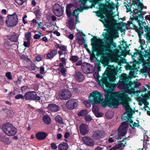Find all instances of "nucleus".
<instances>
[{
    "label": "nucleus",
    "instance_id": "2",
    "mask_svg": "<svg viewBox=\"0 0 150 150\" xmlns=\"http://www.w3.org/2000/svg\"><path fill=\"white\" fill-rule=\"evenodd\" d=\"M95 69L98 72H95L93 73L94 77L101 87L104 88L105 85L108 88V89L112 92L114 91L115 86V84L108 83V81L109 80L111 81H113L115 80L116 69L115 67L113 65L109 66L102 77L99 76L98 73V72L101 71V67L97 64L95 65Z\"/></svg>",
    "mask_w": 150,
    "mask_h": 150
},
{
    "label": "nucleus",
    "instance_id": "55",
    "mask_svg": "<svg viewBox=\"0 0 150 150\" xmlns=\"http://www.w3.org/2000/svg\"><path fill=\"white\" fill-rule=\"evenodd\" d=\"M4 23L3 18V17L0 15V25H2Z\"/></svg>",
    "mask_w": 150,
    "mask_h": 150
},
{
    "label": "nucleus",
    "instance_id": "38",
    "mask_svg": "<svg viewBox=\"0 0 150 150\" xmlns=\"http://www.w3.org/2000/svg\"><path fill=\"white\" fill-rule=\"evenodd\" d=\"M121 147V145L120 144H118L116 145H115L113 147H112V148H110L109 150H115L116 149H119Z\"/></svg>",
    "mask_w": 150,
    "mask_h": 150
},
{
    "label": "nucleus",
    "instance_id": "19",
    "mask_svg": "<svg viewBox=\"0 0 150 150\" xmlns=\"http://www.w3.org/2000/svg\"><path fill=\"white\" fill-rule=\"evenodd\" d=\"M82 140L85 144L89 146H93L94 145L93 140L89 137H84L82 138Z\"/></svg>",
    "mask_w": 150,
    "mask_h": 150
},
{
    "label": "nucleus",
    "instance_id": "9",
    "mask_svg": "<svg viewBox=\"0 0 150 150\" xmlns=\"http://www.w3.org/2000/svg\"><path fill=\"white\" fill-rule=\"evenodd\" d=\"M145 18L146 20L149 21L150 23V15L146 16L145 17ZM143 20L141 21L142 23L140 22V23H139V21H134L136 22L139 24V29L140 30H144V31L146 32L145 34L146 35V38L150 42V27H148V26L144 25L143 23L142 22Z\"/></svg>",
    "mask_w": 150,
    "mask_h": 150
},
{
    "label": "nucleus",
    "instance_id": "46",
    "mask_svg": "<svg viewBox=\"0 0 150 150\" xmlns=\"http://www.w3.org/2000/svg\"><path fill=\"white\" fill-rule=\"evenodd\" d=\"M40 34V35L38 34H35L33 36V38L35 39H38L40 38V35L41 34V33L40 32H39V33Z\"/></svg>",
    "mask_w": 150,
    "mask_h": 150
},
{
    "label": "nucleus",
    "instance_id": "58",
    "mask_svg": "<svg viewBox=\"0 0 150 150\" xmlns=\"http://www.w3.org/2000/svg\"><path fill=\"white\" fill-rule=\"evenodd\" d=\"M68 38L71 40H72L74 38V36L72 34H71L68 36Z\"/></svg>",
    "mask_w": 150,
    "mask_h": 150
},
{
    "label": "nucleus",
    "instance_id": "7",
    "mask_svg": "<svg viewBox=\"0 0 150 150\" xmlns=\"http://www.w3.org/2000/svg\"><path fill=\"white\" fill-rule=\"evenodd\" d=\"M2 131L7 135L11 136L16 134L17 130V129L11 123H6L2 126Z\"/></svg>",
    "mask_w": 150,
    "mask_h": 150
},
{
    "label": "nucleus",
    "instance_id": "48",
    "mask_svg": "<svg viewBox=\"0 0 150 150\" xmlns=\"http://www.w3.org/2000/svg\"><path fill=\"white\" fill-rule=\"evenodd\" d=\"M4 141L3 143L6 144H9L10 143V140L8 138H6Z\"/></svg>",
    "mask_w": 150,
    "mask_h": 150
},
{
    "label": "nucleus",
    "instance_id": "56",
    "mask_svg": "<svg viewBox=\"0 0 150 150\" xmlns=\"http://www.w3.org/2000/svg\"><path fill=\"white\" fill-rule=\"evenodd\" d=\"M36 76L38 78L42 79L43 78V76L40 74H37L36 75Z\"/></svg>",
    "mask_w": 150,
    "mask_h": 150
},
{
    "label": "nucleus",
    "instance_id": "53",
    "mask_svg": "<svg viewBox=\"0 0 150 150\" xmlns=\"http://www.w3.org/2000/svg\"><path fill=\"white\" fill-rule=\"evenodd\" d=\"M82 61L81 60H79L76 62L75 64L76 66H80L82 64Z\"/></svg>",
    "mask_w": 150,
    "mask_h": 150
},
{
    "label": "nucleus",
    "instance_id": "24",
    "mask_svg": "<svg viewBox=\"0 0 150 150\" xmlns=\"http://www.w3.org/2000/svg\"><path fill=\"white\" fill-rule=\"evenodd\" d=\"M19 35L15 33H13L11 35L8 36V39L12 42H17L18 40Z\"/></svg>",
    "mask_w": 150,
    "mask_h": 150
},
{
    "label": "nucleus",
    "instance_id": "28",
    "mask_svg": "<svg viewBox=\"0 0 150 150\" xmlns=\"http://www.w3.org/2000/svg\"><path fill=\"white\" fill-rule=\"evenodd\" d=\"M68 148V146L66 143L62 142L59 145V150H67Z\"/></svg>",
    "mask_w": 150,
    "mask_h": 150
},
{
    "label": "nucleus",
    "instance_id": "40",
    "mask_svg": "<svg viewBox=\"0 0 150 150\" xmlns=\"http://www.w3.org/2000/svg\"><path fill=\"white\" fill-rule=\"evenodd\" d=\"M6 76L8 79L9 80H11L12 79L11 72H8L6 73Z\"/></svg>",
    "mask_w": 150,
    "mask_h": 150
},
{
    "label": "nucleus",
    "instance_id": "31",
    "mask_svg": "<svg viewBox=\"0 0 150 150\" xmlns=\"http://www.w3.org/2000/svg\"><path fill=\"white\" fill-rule=\"evenodd\" d=\"M69 59L72 63H74L77 62L79 58L77 56L72 55L70 57Z\"/></svg>",
    "mask_w": 150,
    "mask_h": 150
},
{
    "label": "nucleus",
    "instance_id": "51",
    "mask_svg": "<svg viewBox=\"0 0 150 150\" xmlns=\"http://www.w3.org/2000/svg\"><path fill=\"white\" fill-rule=\"evenodd\" d=\"M51 145L52 148L53 149H56L57 148V146L55 143H52Z\"/></svg>",
    "mask_w": 150,
    "mask_h": 150
},
{
    "label": "nucleus",
    "instance_id": "42",
    "mask_svg": "<svg viewBox=\"0 0 150 150\" xmlns=\"http://www.w3.org/2000/svg\"><path fill=\"white\" fill-rule=\"evenodd\" d=\"M103 64L105 65V66L107 65L108 64V60L106 58H104L103 60L102 61Z\"/></svg>",
    "mask_w": 150,
    "mask_h": 150
},
{
    "label": "nucleus",
    "instance_id": "54",
    "mask_svg": "<svg viewBox=\"0 0 150 150\" xmlns=\"http://www.w3.org/2000/svg\"><path fill=\"white\" fill-rule=\"evenodd\" d=\"M40 73L41 74H43L44 73L45 70L44 68L43 67H41L40 68Z\"/></svg>",
    "mask_w": 150,
    "mask_h": 150
},
{
    "label": "nucleus",
    "instance_id": "62",
    "mask_svg": "<svg viewBox=\"0 0 150 150\" xmlns=\"http://www.w3.org/2000/svg\"><path fill=\"white\" fill-rule=\"evenodd\" d=\"M41 59L40 56H38L36 58V60L37 61H39L41 60Z\"/></svg>",
    "mask_w": 150,
    "mask_h": 150
},
{
    "label": "nucleus",
    "instance_id": "10",
    "mask_svg": "<svg viewBox=\"0 0 150 150\" xmlns=\"http://www.w3.org/2000/svg\"><path fill=\"white\" fill-rule=\"evenodd\" d=\"M87 0H80L79 4L80 5V9L77 8L74 10L72 13L71 15L72 16L75 17L78 16L79 13L83 9H86L87 7V5L86 4Z\"/></svg>",
    "mask_w": 150,
    "mask_h": 150
},
{
    "label": "nucleus",
    "instance_id": "57",
    "mask_svg": "<svg viewBox=\"0 0 150 150\" xmlns=\"http://www.w3.org/2000/svg\"><path fill=\"white\" fill-rule=\"evenodd\" d=\"M141 85V83H135V86H134V87H137L140 86Z\"/></svg>",
    "mask_w": 150,
    "mask_h": 150
},
{
    "label": "nucleus",
    "instance_id": "13",
    "mask_svg": "<svg viewBox=\"0 0 150 150\" xmlns=\"http://www.w3.org/2000/svg\"><path fill=\"white\" fill-rule=\"evenodd\" d=\"M78 105V101L76 99H71L66 103V106L69 110H72L76 108Z\"/></svg>",
    "mask_w": 150,
    "mask_h": 150
},
{
    "label": "nucleus",
    "instance_id": "36",
    "mask_svg": "<svg viewBox=\"0 0 150 150\" xmlns=\"http://www.w3.org/2000/svg\"><path fill=\"white\" fill-rule=\"evenodd\" d=\"M68 23L69 25V28L71 30H72L74 29V21H71V22L70 21H68Z\"/></svg>",
    "mask_w": 150,
    "mask_h": 150
},
{
    "label": "nucleus",
    "instance_id": "50",
    "mask_svg": "<svg viewBox=\"0 0 150 150\" xmlns=\"http://www.w3.org/2000/svg\"><path fill=\"white\" fill-rule=\"evenodd\" d=\"M28 87L27 86H23L21 87V90L22 91V92H24L27 89Z\"/></svg>",
    "mask_w": 150,
    "mask_h": 150
},
{
    "label": "nucleus",
    "instance_id": "20",
    "mask_svg": "<svg viewBox=\"0 0 150 150\" xmlns=\"http://www.w3.org/2000/svg\"><path fill=\"white\" fill-rule=\"evenodd\" d=\"M147 62L143 63V64L144 67L142 71L143 72L149 71L148 73L150 76V68L149 67H150V59L147 60Z\"/></svg>",
    "mask_w": 150,
    "mask_h": 150
},
{
    "label": "nucleus",
    "instance_id": "11",
    "mask_svg": "<svg viewBox=\"0 0 150 150\" xmlns=\"http://www.w3.org/2000/svg\"><path fill=\"white\" fill-rule=\"evenodd\" d=\"M25 98L27 100L32 99L39 100L40 99V97L37 96L35 91H29L26 92L25 94Z\"/></svg>",
    "mask_w": 150,
    "mask_h": 150
},
{
    "label": "nucleus",
    "instance_id": "37",
    "mask_svg": "<svg viewBox=\"0 0 150 150\" xmlns=\"http://www.w3.org/2000/svg\"><path fill=\"white\" fill-rule=\"evenodd\" d=\"M25 37L27 40H30L31 37V33L30 32H27L25 34Z\"/></svg>",
    "mask_w": 150,
    "mask_h": 150
},
{
    "label": "nucleus",
    "instance_id": "22",
    "mask_svg": "<svg viewBox=\"0 0 150 150\" xmlns=\"http://www.w3.org/2000/svg\"><path fill=\"white\" fill-rule=\"evenodd\" d=\"M47 108L53 112H57L60 109V108L59 106L53 104H49L47 107Z\"/></svg>",
    "mask_w": 150,
    "mask_h": 150
},
{
    "label": "nucleus",
    "instance_id": "4",
    "mask_svg": "<svg viewBox=\"0 0 150 150\" xmlns=\"http://www.w3.org/2000/svg\"><path fill=\"white\" fill-rule=\"evenodd\" d=\"M121 79L117 84L118 88L120 89H123L126 93L129 94L134 93L137 95L136 93L137 91L135 93L134 89L132 88V82H129L128 84L126 83L127 82V80L129 79L128 78L129 76L126 74H121Z\"/></svg>",
    "mask_w": 150,
    "mask_h": 150
},
{
    "label": "nucleus",
    "instance_id": "17",
    "mask_svg": "<svg viewBox=\"0 0 150 150\" xmlns=\"http://www.w3.org/2000/svg\"><path fill=\"white\" fill-rule=\"evenodd\" d=\"M104 135V132L100 130L94 132L92 135V137L95 139H97L103 138Z\"/></svg>",
    "mask_w": 150,
    "mask_h": 150
},
{
    "label": "nucleus",
    "instance_id": "63",
    "mask_svg": "<svg viewBox=\"0 0 150 150\" xmlns=\"http://www.w3.org/2000/svg\"><path fill=\"white\" fill-rule=\"evenodd\" d=\"M114 140L112 138H110L108 140V142L110 143H112L114 142Z\"/></svg>",
    "mask_w": 150,
    "mask_h": 150
},
{
    "label": "nucleus",
    "instance_id": "34",
    "mask_svg": "<svg viewBox=\"0 0 150 150\" xmlns=\"http://www.w3.org/2000/svg\"><path fill=\"white\" fill-rule=\"evenodd\" d=\"M55 121L58 123L61 124L62 123V119L59 115H57L55 117Z\"/></svg>",
    "mask_w": 150,
    "mask_h": 150
},
{
    "label": "nucleus",
    "instance_id": "12",
    "mask_svg": "<svg viewBox=\"0 0 150 150\" xmlns=\"http://www.w3.org/2000/svg\"><path fill=\"white\" fill-rule=\"evenodd\" d=\"M128 124L125 122H123L118 129V135L119 137L124 136L127 133Z\"/></svg>",
    "mask_w": 150,
    "mask_h": 150
},
{
    "label": "nucleus",
    "instance_id": "39",
    "mask_svg": "<svg viewBox=\"0 0 150 150\" xmlns=\"http://www.w3.org/2000/svg\"><path fill=\"white\" fill-rule=\"evenodd\" d=\"M26 0H15L16 2L19 5H22Z\"/></svg>",
    "mask_w": 150,
    "mask_h": 150
},
{
    "label": "nucleus",
    "instance_id": "16",
    "mask_svg": "<svg viewBox=\"0 0 150 150\" xmlns=\"http://www.w3.org/2000/svg\"><path fill=\"white\" fill-rule=\"evenodd\" d=\"M59 96L61 99L67 100L71 97V93L67 89L63 90L59 93Z\"/></svg>",
    "mask_w": 150,
    "mask_h": 150
},
{
    "label": "nucleus",
    "instance_id": "18",
    "mask_svg": "<svg viewBox=\"0 0 150 150\" xmlns=\"http://www.w3.org/2000/svg\"><path fill=\"white\" fill-rule=\"evenodd\" d=\"M80 131L82 135H84L86 134L89 131L88 126L84 124H81L80 126Z\"/></svg>",
    "mask_w": 150,
    "mask_h": 150
},
{
    "label": "nucleus",
    "instance_id": "6",
    "mask_svg": "<svg viewBox=\"0 0 150 150\" xmlns=\"http://www.w3.org/2000/svg\"><path fill=\"white\" fill-rule=\"evenodd\" d=\"M145 88H144L143 90H139L137 91L136 93L137 95V100L139 102V104L140 105H142L143 104L144 105V109L145 110H146L147 108H149L147 105H148V103L146 101L147 98L150 99V91L148 92V94L143 92V91L145 90Z\"/></svg>",
    "mask_w": 150,
    "mask_h": 150
},
{
    "label": "nucleus",
    "instance_id": "33",
    "mask_svg": "<svg viewBox=\"0 0 150 150\" xmlns=\"http://www.w3.org/2000/svg\"><path fill=\"white\" fill-rule=\"evenodd\" d=\"M57 70L60 71L61 73L63 76H65L66 75V70L65 67L58 68Z\"/></svg>",
    "mask_w": 150,
    "mask_h": 150
},
{
    "label": "nucleus",
    "instance_id": "64",
    "mask_svg": "<svg viewBox=\"0 0 150 150\" xmlns=\"http://www.w3.org/2000/svg\"><path fill=\"white\" fill-rule=\"evenodd\" d=\"M1 12L4 15H6V10L5 9H2L1 11Z\"/></svg>",
    "mask_w": 150,
    "mask_h": 150
},
{
    "label": "nucleus",
    "instance_id": "44",
    "mask_svg": "<svg viewBox=\"0 0 150 150\" xmlns=\"http://www.w3.org/2000/svg\"><path fill=\"white\" fill-rule=\"evenodd\" d=\"M60 61L63 64H64V65L65 66L66 64V60L64 57H61V58L60 57H59Z\"/></svg>",
    "mask_w": 150,
    "mask_h": 150
},
{
    "label": "nucleus",
    "instance_id": "35",
    "mask_svg": "<svg viewBox=\"0 0 150 150\" xmlns=\"http://www.w3.org/2000/svg\"><path fill=\"white\" fill-rule=\"evenodd\" d=\"M25 98V95L24 96L21 94H19L16 95L15 97V98L16 99H24Z\"/></svg>",
    "mask_w": 150,
    "mask_h": 150
},
{
    "label": "nucleus",
    "instance_id": "61",
    "mask_svg": "<svg viewBox=\"0 0 150 150\" xmlns=\"http://www.w3.org/2000/svg\"><path fill=\"white\" fill-rule=\"evenodd\" d=\"M64 137L65 138L67 139L68 138L69 136V134L68 132H66L64 134Z\"/></svg>",
    "mask_w": 150,
    "mask_h": 150
},
{
    "label": "nucleus",
    "instance_id": "60",
    "mask_svg": "<svg viewBox=\"0 0 150 150\" xmlns=\"http://www.w3.org/2000/svg\"><path fill=\"white\" fill-rule=\"evenodd\" d=\"M57 138L59 139H61L62 137V135L61 134L59 133L57 134Z\"/></svg>",
    "mask_w": 150,
    "mask_h": 150
},
{
    "label": "nucleus",
    "instance_id": "47",
    "mask_svg": "<svg viewBox=\"0 0 150 150\" xmlns=\"http://www.w3.org/2000/svg\"><path fill=\"white\" fill-rule=\"evenodd\" d=\"M83 103L87 107H89L91 106V104L88 101L84 100L83 102Z\"/></svg>",
    "mask_w": 150,
    "mask_h": 150
},
{
    "label": "nucleus",
    "instance_id": "30",
    "mask_svg": "<svg viewBox=\"0 0 150 150\" xmlns=\"http://www.w3.org/2000/svg\"><path fill=\"white\" fill-rule=\"evenodd\" d=\"M73 5L71 4H69L67 6L66 8V13L67 16L68 17H70L71 15V11L70 9V8L72 7Z\"/></svg>",
    "mask_w": 150,
    "mask_h": 150
},
{
    "label": "nucleus",
    "instance_id": "23",
    "mask_svg": "<svg viewBox=\"0 0 150 150\" xmlns=\"http://www.w3.org/2000/svg\"><path fill=\"white\" fill-rule=\"evenodd\" d=\"M47 136V134L44 132H39L36 134L37 138L39 140H42L45 139Z\"/></svg>",
    "mask_w": 150,
    "mask_h": 150
},
{
    "label": "nucleus",
    "instance_id": "25",
    "mask_svg": "<svg viewBox=\"0 0 150 150\" xmlns=\"http://www.w3.org/2000/svg\"><path fill=\"white\" fill-rule=\"evenodd\" d=\"M75 78L79 82H81L84 79V76L83 74L80 72H76L75 74Z\"/></svg>",
    "mask_w": 150,
    "mask_h": 150
},
{
    "label": "nucleus",
    "instance_id": "8",
    "mask_svg": "<svg viewBox=\"0 0 150 150\" xmlns=\"http://www.w3.org/2000/svg\"><path fill=\"white\" fill-rule=\"evenodd\" d=\"M18 19L17 14L14 13L12 14H9L7 17L6 25L8 27H13L18 24Z\"/></svg>",
    "mask_w": 150,
    "mask_h": 150
},
{
    "label": "nucleus",
    "instance_id": "52",
    "mask_svg": "<svg viewBox=\"0 0 150 150\" xmlns=\"http://www.w3.org/2000/svg\"><path fill=\"white\" fill-rule=\"evenodd\" d=\"M6 138V136L5 135H1L0 136V141L3 142Z\"/></svg>",
    "mask_w": 150,
    "mask_h": 150
},
{
    "label": "nucleus",
    "instance_id": "5",
    "mask_svg": "<svg viewBox=\"0 0 150 150\" xmlns=\"http://www.w3.org/2000/svg\"><path fill=\"white\" fill-rule=\"evenodd\" d=\"M133 4L131 8L130 7V6L127 4V6H126V9L127 10V11H132L133 12V14L132 15V17H131L129 19V21L131 22V23L134 24V21H139V23H140V22H141L142 21L143 19V15L142 14V10L143 8L144 7L143 4L142 3V6L141 7V9L137 8L135 9L133 8V5H134L135 3H134L133 1Z\"/></svg>",
    "mask_w": 150,
    "mask_h": 150
},
{
    "label": "nucleus",
    "instance_id": "15",
    "mask_svg": "<svg viewBox=\"0 0 150 150\" xmlns=\"http://www.w3.org/2000/svg\"><path fill=\"white\" fill-rule=\"evenodd\" d=\"M53 12L54 14L58 17L62 16L63 13V8L58 4H55L53 6Z\"/></svg>",
    "mask_w": 150,
    "mask_h": 150
},
{
    "label": "nucleus",
    "instance_id": "1",
    "mask_svg": "<svg viewBox=\"0 0 150 150\" xmlns=\"http://www.w3.org/2000/svg\"><path fill=\"white\" fill-rule=\"evenodd\" d=\"M105 99L104 100L101 93L97 91H93L90 95L89 100L90 102L94 103L93 105V111L96 117H102L103 114L98 112L99 108L95 103H100L103 107L108 105L111 107L116 108L119 103H120L123 104L128 116L130 117L132 115V110L130 108L128 103L130 100V98L128 96L126 93H117L105 91Z\"/></svg>",
    "mask_w": 150,
    "mask_h": 150
},
{
    "label": "nucleus",
    "instance_id": "43",
    "mask_svg": "<svg viewBox=\"0 0 150 150\" xmlns=\"http://www.w3.org/2000/svg\"><path fill=\"white\" fill-rule=\"evenodd\" d=\"M60 49L66 52L67 51V47L66 46H65L64 45H62L60 46L59 47Z\"/></svg>",
    "mask_w": 150,
    "mask_h": 150
},
{
    "label": "nucleus",
    "instance_id": "32",
    "mask_svg": "<svg viewBox=\"0 0 150 150\" xmlns=\"http://www.w3.org/2000/svg\"><path fill=\"white\" fill-rule=\"evenodd\" d=\"M88 113V111L86 110H83L78 112L77 115L79 116H83L86 115Z\"/></svg>",
    "mask_w": 150,
    "mask_h": 150
},
{
    "label": "nucleus",
    "instance_id": "3",
    "mask_svg": "<svg viewBox=\"0 0 150 150\" xmlns=\"http://www.w3.org/2000/svg\"><path fill=\"white\" fill-rule=\"evenodd\" d=\"M101 42L100 39H96L92 40L91 42L94 50L98 53L102 54L103 52L111 60H116L118 57V51L116 49L113 50L116 47L115 43L112 40H110L106 44L101 46Z\"/></svg>",
    "mask_w": 150,
    "mask_h": 150
},
{
    "label": "nucleus",
    "instance_id": "29",
    "mask_svg": "<svg viewBox=\"0 0 150 150\" xmlns=\"http://www.w3.org/2000/svg\"><path fill=\"white\" fill-rule=\"evenodd\" d=\"M42 120L46 124H49L51 122V120L50 117L47 115H45L42 117Z\"/></svg>",
    "mask_w": 150,
    "mask_h": 150
},
{
    "label": "nucleus",
    "instance_id": "26",
    "mask_svg": "<svg viewBox=\"0 0 150 150\" xmlns=\"http://www.w3.org/2000/svg\"><path fill=\"white\" fill-rule=\"evenodd\" d=\"M57 53L56 49H54L50 51L47 55V57L49 59L52 58Z\"/></svg>",
    "mask_w": 150,
    "mask_h": 150
},
{
    "label": "nucleus",
    "instance_id": "14",
    "mask_svg": "<svg viewBox=\"0 0 150 150\" xmlns=\"http://www.w3.org/2000/svg\"><path fill=\"white\" fill-rule=\"evenodd\" d=\"M81 67L83 71L85 73H91L93 71V66L89 63L86 62L83 63Z\"/></svg>",
    "mask_w": 150,
    "mask_h": 150
},
{
    "label": "nucleus",
    "instance_id": "21",
    "mask_svg": "<svg viewBox=\"0 0 150 150\" xmlns=\"http://www.w3.org/2000/svg\"><path fill=\"white\" fill-rule=\"evenodd\" d=\"M84 37L85 35L83 33H78L77 34L76 40L79 45H82L85 42Z\"/></svg>",
    "mask_w": 150,
    "mask_h": 150
},
{
    "label": "nucleus",
    "instance_id": "41",
    "mask_svg": "<svg viewBox=\"0 0 150 150\" xmlns=\"http://www.w3.org/2000/svg\"><path fill=\"white\" fill-rule=\"evenodd\" d=\"M84 119L86 121H89L92 120V118L90 115H87L85 117Z\"/></svg>",
    "mask_w": 150,
    "mask_h": 150
},
{
    "label": "nucleus",
    "instance_id": "59",
    "mask_svg": "<svg viewBox=\"0 0 150 150\" xmlns=\"http://www.w3.org/2000/svg\"><path fill=\"white\" fill-rule=\"evenodd\" d=\"M42 40L45 42H47L48 41V39L47 38L45 37H44L42 39Z\"/></svg>",
    "mask_w": 150,
    "mask_h": 150
},
{
    "label": "nucleus",
    "instance_id": "49",
    "mask_svg": "<svg viewBox=\"0 0 150 150\" xmlns=\"http://www.w3.org/2000/svg\"><path fill=\"white\" fill-rule=\"evenodd\" d=\"M32 23H31V25H32L33 27H34L35 25H36V24L38 23L37 20L36 19H33L32 21Z\"/></svg>",
    "mask_w": 150,
    "mask_h": 150
},
{
    "label": "nucleus",
    "instance_id": "27",
    "mask_svg": "<svg viewBox=\"0 0 150 150\" xmlns=\"http://www.w3.org/2000/svg\"><path fill=\"white\" fill-rule=\"evenodd\" d=\"M140 0H132L135 4L133 5V8L136 9V8H139L141 9V7H142V3L140 1Z\"/></svg>",
    "mask_w": 150,
    "mask_h": 150
},
{
    "label": "nucleus",
    "instance_id": "45",
    "mask_svg": "<svg viewBox=\"0 0 150 150\" xmlns=\"http://www.w3.org/2000/svg\"><path fill=\"white\" fill-rule=\"evenodd\" d=\"M30 41L27 40V41H24V42L23 45L25 47H28L30 45Z\"/></svg>",
    "mask_w": 150,
    "mask_h": 150
}]
</instances>
